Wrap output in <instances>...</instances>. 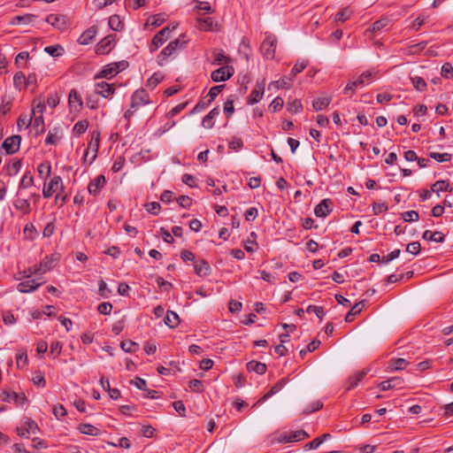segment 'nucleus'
<instances>
[{"label":"nucleus","instance_id":"54","mask_svg":"<svg viewBox=\"0 0 453 453\" xmlns=\"http://www.w3.org/2000/svg\"><path fill=\"white\" fill-rule=\"evenodd\" d=\"M88 127V122L87 120H80L73 127V132L77 135H81L86 132Z\"/></svg>","mask_w":453,"mask_h":453},{"label":"nucleus","instance_id":"47","mask_svg":"<svg viewBox=\"0 0 453 453\" xmlns=\"http://www.w3.org/2000/svg\"><path fill=\"white\" fill-rule=\"evenodd\" d=\"M287 110L289 112L296 114L303 110V104L299 99H294L287 104Z\"/></svg>","mask_w":453,"mask_h":453},{"label":"nucleus","instance_id":"55","mask_svg":"<svg viewBox=\"0 0 453 453\" xmlns=\"http://www.w3.org/2000/svg\"><path fill=\"white\" fill-rule=\"evenodd\" d=\"M188 388L191 391L196 393H202L204 390L203 382L196 379L189 380Z\"/></svg>","mask_w":453,"mask_h":453},{"label":"nucleus","instance_id":"53","mask_svg":"<svg viewBox=\"0 0 453 453\" xmlns=\"http://www.w3.org/2000/svg\"><path fill=\"white\" fill-rule=\"evenodd\" d=\"M402 219L405 222H415L419 219V215L416 211H408L402 213Z\"/></svg>","mask_w":453,"mask_h":453},{"label":"nucleus","instance_id":"45","mask_svg":"<svg viewBox=\"0 0 453 453\" xmlns=\"http://www.w3.org/2000/svg\"><path fill=\"white\" fill-rule=\"evenodd\" d=\"M13 83L16 88L19 89L26 88V76L22 72H18L15 73L13 77Z\"/></svg>","mask_w":453,"mask_h":453},{"label":"nucleus","instance_id":"28","mask_svg":"<svg viewBox=\"0 0 453 453\" xmlns=\"http://www.w3.org/2000/svg\"><path fill=\"white\" fill-rule=\"evenodd\" d=\"M246 367L249 372H254L259 375H262L266 372L265 364L255 360H251L247 363Z\"/></svg>","mask_w":453,"mask_h":453},{"label":"nucleus","instance_id":"3","mask_svg":"<svg viewBox=\"0 0 453 453\" xmlns=\"http://www.w3.org/2000/svg\"><path fill=\"white\" fill-rule=\"evenodd\" d=\"M379 73V71L376 68H372L370 70H367L364 72L362 74H360L356 81H349L347 83L345 88H344V94H349V91H355V89L357 87H364L365 85V82L371 83L377 74Z\"/></svg>","mask_w":453,"mask_h":453},{"label":"nucleus","instance_id":"19","mask_svg":"<svg viewBox=\"0 0 453 453\" xmlns=\"http://www.w3.org/2000/svg\"><path fill=\"white\" fill-rule=\"evenodd\" d=\"M332 201L329 198L322 200L314 209V214L319 218H324L332 211Z\"/></svg>","mask_w":453,"mask_h":453},{"label":"nucleus","instance_id":"9","mask_svg":"<svg viewBox=\"0 0 453 453\" xmlns=\"http://www.w3.org/2000/svg\"><path fill=\"white\" fill-rule=\"evenodd\" d=\"M116 35H109L103 38L96 46V53L97 55L108 54L115 46Z\"/></svg>","mask_w":453,"mask_h":453},{"label":"nucleus","instance_id":"58","mask_svg":"<svg viewBox=\"0 0 453 453\" xmlns=\"http://www.w3.org/2000/svg\"><path fill=\"white\" fill-rule=\"evenodd\" d=\"M16 363L19 368H23L27 364V355L26 351L19 350L17 353Z\"/></svg>","mask_w":453,"mask_h":453},{"label":"nucleus","instance_id":"44","mask_svg":"<svg viewBox=\"0 0 453 453\" xmlns=\"http://www.w3.org/2000/svg\"><path fill=\"white\" fill-rule=\"evenodd\" d=\"M408 362L403 358L391 359L389 362V369L391 371H399L406 367Z\"/></svg>","mask_w":453,"mask_h":453},{"label":"nucleus","instance_id":"46","mask_svg":"<svg viewBox=\"0 0 453 453\" xmlns=\"http://www.w3.org/2000/svg\"><path fill=\"white\" fill-rule=\"evenodd\" d=\"M120 348L128 353H134L139 349V344L136 342H120Z\"/></svg>","mask_w":453,"mask_h":453},{"label":"nucleus","instance_id":"40","mask_svg":"<svg viewBox=\"0 0 453 453\" xmlns=\"http://www.w3.org/2000/svg\"><path fill=\"white\" fill-rule=\"evenodd\" d=\"M34 185V177L31 174L30 172H27L23 177L21 178L19 184V189H26Z\"/></svg>","mask_w":453,"mask_h":453},{"label":"nucleus","instance_id":"34","mask_svg":"<svg viewBox=\"0 0 453 453\" xmlns=\"http://www.w3.org/2000/svg\"><path fill=\"white\" fill-rule=\"evenodd\" d=\"M165 78V75L161 72L154 73L146 82V86L153 89L155 88Z\"/></svg>","mask_w":453,"mask_h":453},{"label":"nucleus","instance_id":"1","mask_svg":"<svg viewBox=\"0 0 453 453\" xmlns=\"http://www.w3.org/2000/svg\"><path fill=\"white\" fill-rule=\"evenodd\" d=\"M187 44V41L185 40V35H182L179 38L172 41L169 44L162 50V51L157 57V63L158 65H165L168 58L176 54L178 50L183 49Z\"/></svg>","mask_w":453,"mask_h":453},{"label":"nucleus","instance_id":"38","mask_svg":"<svg viewBox=\"0 0 453 453\" xmlns=\"http://www.w3.org/2000/svg\"><path fill=\"white\" fill-rule=\"evenodd\" d=\"M165 323L171 328L177 326L180 323V319L177 313L174 311H167L165 318Z\"/></svg>","mask_w":453,"mask_h":453},{"label":"nucleus","instance_id":"51","mask_svg":"<svg viewBox=\"0 0 453 453\" xmlns=\"http://www.w3.org/2000/svg\"><path fill=\"white\" fill-rule=\"evenodd\" d=\"M429 157L437 162H448L452 158V155L449 153H438V152H430Z\"/></svg>","mask_w":453,"mask_h":453},{"label":"nucleus","instance_id":"13","mask_svg":"<svg viewBox=\"0 0 453 453\" xmlns=\"http://www.w3.org/2000/svg\"><path fill=\"white\" fill-rule=\"evenodd\" d=\"M265 91V80L262 81L257 82L255 88L250 92V96L247 97L248 104H255L258 103L264 95Z\"/></svg>","mask_w":453,"mask_h":453},{"label":"nucleus","instance_id":"14","mask_svg":"<svg viewBox=\"0 0 453 453\" xmlns=\"http://www.w3.org/2000/svg\"><path fill=\"white\" fill-rule=\"evenodd\" d=\"M28 273H30L28 271ZM32 274L28 273L26 277L27 280L21 281L18 284L17 289L21 293H31L37 289L42 283L35 280L29 279Z\"/></svg>","mask_w":453,"mask_h":453},{"label":"nucleus","instance_id":"43","mask_svg":"<svg viewBox=\"0 0 453 453\" xmlns=\"http://www.w3.org/2000/svg\"><path fill=\"white\" fill-rule=\"evenodd\" d=\"M432 191L437 193L439 196L440 192L442 191H450L449 183L446 180H438L434 184H433L431 188Z\"/></svg>","mask_w":453,"mask_h":453},{"label":"nucleus","instance_id":"24","mask_svg":"<svg viewBox=\"0 0 453 453\" xmlns=\"http://www.w3.org/2000/svg\"><path fill=\"white\" fill-rule=\"evenodd\" d=\"M13 206L24 215L31 212V205L27 199L17 197L13 201Z\"/></svg>","mask_w":453,"mask_h":453},{"label":"nucleus","instance_id":"39","mask_svg":"<svg viewBox=\"0 0 453 453\" xmlns=\"http://www.w3.org/2000/svg\"><path fill=\"white\" fill-rule=\"evenodd\" d=\"M39 177L43 179L44 177L47 178L51 173V165L49 161H44L41 163L37 167Z\"/></svg>","mask_w":453,"mask_h":453},{"label":"nucleus","instance_id":"10","mask_svg":"<svg viewBox=\"0 0 453 453\" xmlns=\"http://www.w3.org/2000/svg\"><path fill=\"white\" fill-rule=\"evenodd\" d=\"M233 73V67L226 65L214 70L211 74V78L214 82L225 81L230 79Z\"/></svg>","mask_w":453,"mask_h":453},{"label":"nucleus","instance_id":"56","mask_svg":"<svg viewBox=\"0 0 453 453\" xmlns=\"http://www.w3.org/2000/svg\"><path fill=\"white\" fill-rule=\"evenodd\" d=\"M98 293L104 298H108L111 294V290L108 288L106 282L101 280L98 283Z\"/></svg>","mask_w":453,"mask_h":453},{"label":"nucleus","instance_id":"20","mask_svg":"<svg viewBox=\"0 0 453 453\" xmlns=\"http://www.w3.org/2000/svg\"><path fill=\"white\" fill-rule=\"evenodd\" d=\"M97 34V27L92 26L85 30L78 39V42L81 45H88L91 43Z\"/></svg>","mask_w":453,"mask_h":453},{"label":"nucleus","instance_id":"26","mask_svg":"<svg viewBox=\"0 0 453 453\" xmlns=\"http://www.w3.org/2000/svg\"><path fill=\"white\" fill-rule=\"evenodd\" d=\"M212 65H221L223 64H227L230 61V58L225 55L222 50L215 49L212 51Z\"/></svg>","mask_w":453,"mask_h":453},{"label":"nucleus","instance_id":"48","mask_svg":"<svg viewBox=\"0 0 453 453\" xmlns=\"http://www.w3.org/2000/svg\"><path fill=\"white\" fill-rule=\"evenodd\" d=\"M213 25L212 18H205V19H197V27L200 30L208 31L211 30Z\"/></svg>","mask_w":453,"mask_h":453},{"label":"nucleus","instance_id":"60","mask_svg":"<svg viewBox=\"0 0 453 453\" xmlns=\"http://www.w3.org/2000/svg\"><path fill=\"white\" fill-rule=\"evenodd\" d=\"M45 52L52 57H58L63 51V48L60 45H51L44 49Z\"/></svg>","mask_w":453,"mask_h":453},{"label":"nucleus","instance_id":"30","mask_svg":"<svg viewBox=\"0 0 453 453\" xmlns=\"http://www.w3.org/2000/svg\"><path fill=\"white\" fill-rule=\"evenodd\" d=\"M330 96H320L312 102V108L314 111H319L326 109L331 103Z\"/></svg>","mask_w":453,"mask_h":453},{"label":"nucleus","instance_id":"12","mask_svg":"<svg viewBox=\"0 0 453 453\" xmlns=\"http://www.w3.org/2000/svg\"><path fill=\"white\" fill-rule=\"evenodd\" d=\"M20 141L21 137L19 135H12L4 141L2 148L5 150L6 154L12 155L19 150Z\"/></svg>","mask_w":453,"mask_h":453},{"label":"nucleus","instance_id":"49","mask_svg":"<svg viewBox=\"0 0 453 453\" xmlns=\"http://www.w3.org/2000/svg\"><path fill=\"white\" fill-rule=\"evenodd\" d=\"M413 87L418 91L426 89L427 84L422 77L415 76L411 78Z\"/></svg>","mask_w":453,"mask_h":453},{"label":"nucleus","instance_id":"57","mask_svg":"<svg viewBox=\"0 0 453 453\" xmlns=\"http://www.w3.org/2000/svg\"><path fill=\"white\" fill-rule=\"evenodd\" d=\"M284 104V100L280 96L275 97L269 105V110L273 112L280 111Z\"/></svg>","mask_w":453,"mask_h":453},{"label":"nucleus","instance_id":"29","mask_svg":"<svg viewBox=\"0 0 453 453\" xmlns=\"http://www.w3.org/2000/svg\"><path fill=\"white\" fill-rule=\"evenodd\" d=\"M389 23V19L387 17H383L372 23L371 27L365 30V35L369 33H377L380 31L382 28L386 27Z\"/></svg>","mask_w":453,"mask_h":453},{"label":"nucleus","instance_id":"23","mask_svg":"<svg viewBox=\"0 0 453 453\" xmlns=\"http://www.w3.org/2000/svg\"><path fill=\"white\" fill-rule=\"evenodd\" d=\"M36 19L35 14L26 13L24 15H17L12 18L11 25H28L33 23Z\"/></svg>","mask_w":453,"mask_h":453},{"label":"nucleus","instance_id":"42","mask_svg":"<svg viewBox=\"0 0 453 453\" xmlns=\"http://www.w3.org/2000/svg\"><path fill=\"white\" fill-rule=\"evenodd\" d=\"M270 87H274L276 88H290L292 87L291 79L285 77L278 81H272L269 84V88Z\"/></svg>","mask_w":453,"mask_h":453},{"label":"nucleus","instance_id":"37","mask_svg":"<svg viewBox=\"0 0 453 453\" xmlns=\"http://www.w3.org/2000/svg\"><path fill=\"white\" fill-rule=\"evenodd\" d=\"M235 98H236L235 96L231 95V96H229L226 98V102L224 104V109L223 110H224L226 117L227 119H229L233 115V113L234 112V104Z\"/></svg>","mask_w":453,"mask_h":453},{"label":"nucleus","instance_id":"21","mask_svg":"<svg viewBox=\"0 0 453 453\" xmlns=\"http://www.w3.org/2000/svg\"><path fill=\"white\" fill-rule=\"evenodd\" d=\"M194 270L196 274L199 277H205L211 273V268L206 260L200 259L196 261Z\"/></svg>","mask_w":453,"mask_h":453},{"label":"nucleus","instance_id":"61","mask_svg":"<svg viewBox=\"0 0 453 453\" xmlns=\"http://www.w3.org/2000/svg\"><path fill=\"white\" fill-rule=\"evenodd\" d=\"M224 88V85L214 86L210 88L207 96L209 97L208 102L211 104V102L217 97V96L220 93L221 89Z\"/></svg>","mask_w":453,"mask_h":453},{"label":"nucleus","instance_id":"18","mask_svg":"<svg viewBox=\"0 0 453 453\" xmlns=\"http://www.w3.org/2000/svg\"><path fill=\"white\" fill-rule=\"evenodd\" d=\"M68 104L71 110L80 111L83 106L81 96L79 95L76 89L73 88L70 90L68 95Z\"/></svg>","mask_w":453,"mask_h":453},{"label":"nucleus","instance_id":"5","mask_svg":"<svg viewBox=\"0 0 453 453\" xmlns=\"http://www.w3.org/2000/svg\"><path fill=\"white\" fill-rule=\"evenodd\" d=\"M127 65L128 63L127 61L111 63L104 66L103 70L96 75V78L111 79V77L118 74L120 71L126 69Z\"/></svg>","mask_w":453,"mask_h":453},{"label":"nucleus","instance_id":"6","mask_svg":"<svg viewBox=\"0 0 453 453\" xmlns=\"http://www.w3.org/2000/svg\"><path fill=\"white\" fill-rule=\"evenodd\" d=\"M175 29V27H170L169 26L164 27L159 32H157L151 40L150 44V52L156 51L159 47H161L169 38L172 31Z\"/></svg>","mask_w":453,"mask_h":453},{"label":"nucleus","instance_id":"36","mask_svg":"<svg viewBox=\"0 0 453 453\" xmlns=\"http://www.w3.org/2000/svg\"><path fill=\"white\" fill-rule=\"evenodd\" d=\"M32 127L36 134H42L45 131L43 116L32 117Z\"/></svg>","mask_w":453,"mask_h":453},{"label":"nucleus","instance_id":"62","mask_svg":"<svg viewBox=\"0 0 453 453\" xmlns=\"http://www.w3.org/2000/svg\"><path fill=\"white\" fill-rule=\"evenodd\" d=\"M32 381L35 385L39 386V387H45V385H46L45 378H44L43 374L40 372H36L34 373Z\"/></svg>","mask_w":453,"mask_h":453},{"label":"nucleus","instance_id":"50","mask_svg":"<svg viewBox=\"0 0 453 453\" xmlns=\"http://www.w3.org/2000/svg\"><path fill=\"white\" fill-rule=\"evenodd\" d=\"M351 14L352 11L349 7L343 8L336 13L335 20L344 22L350 18Z\"/></svg>","mask_w":453,"mask_h":453},{"label":"nucleus","instance_id":"27","mask_svg":"<svg viewBox=\"0 0 453 453\" xmlns=\"http://www.w3.org/2000/svg\"><path fill=\"white\" fill-rule=\"evenodd\" d=\"M422 238L424 240L434 242H443L445 240V236L441 232H432L430 230H426L422 235Z\"/></svg>","mask_w":453,"mask_h":453},{"label":"nucleus","instance_id":"31","mask_svg":"<svg viewBox=\"0 0 453 453\" xmlns=\"http://www.w3.org/2000/svg\"><path fill=\"white\" fill-rule=\"evenodd\" d=\"M78 430L80 433L91 436H97L100 434L99 428L96 427L91 424H80L78 426Z\"/></svg>","mask_w":453,"mask_h":453},{"label":"nucleus","instance_id":"22","mask_svg":"<svg viewBox=\"0 0 453 453\" xmlns=\"http://www.w3.org/2000/svg\"><path fill=\"white\" fill-rule=\"evenodd\" d=\"M220 109L219 106L213 108L210 112L203 117L202 126L204 128L210 129L214 127V119L219 116Z\"/></svg>","mask_w":453,"mask_h":453},{"label":"nucleus","instance_id":"11","mask_svg":"<svg viewBox=\"0 0 453 453\" xmlns=\"http://www.w3.org/2000/svg\"><path fill=\"white\" fill-rule=\"evenodd\" d=\"M46 22L60 31L65 30L68 27L67 18L62 14H50L46 18Z\"/></svg>","mask_w":453,"mask_h":453},{"label":"nucleus","instance_id":"17","mask_svg":"<svg viewBox=\"0 0 453 453\" xmlns=\"http://www.w3.org/2000/svg\"><path fill=\"white\" fill-rule=\"evenodd\" d=\"M95 92L104 98H110L115 92L113 84H109L106 81H101L96 84Z\"/></svg>","mask_w":453,"mask_h":453},{"label":"nucleus","instance_id":"35","mask_svg":"<svg viewBox=\"0 0 453 453\" xmlns=\"http://www.w3.org/2000/svg\"><path fill=\"white\" fill-rule=\"evenodd\" d=\"M45 110V102L40 97L33 101V116H42Z\"/></svg>","mask_w":453,"mask_h":453},{"label":"nucleus","instance_id":"32","mask_svg":"<svg viewBox=\"0 0 453 453\" xmlns=\"http://www.w3.org/2000/svg\"><path fill=\"white\" fill-rule=\"evenodd\" d=\"M288 382L287 378L280 379L276 384H274L270 390L263 396L261 401H265L269 397L278 393Z\"/></svg>","mask_w":453,"mask_h":453},{"label":"nucleus","instance_id":"63","mask_svg":"<svg viewBox=\"0 0 453 453\" xmlns=\"http://www.w3.org/2000/svg\"><path fill=\"white\" fill-rule=\"evenodd\" d=\"M53 414L58 419H61L67 414V411L62 404L58 403L53 407Z\"/></svg>","mask_w":453,"mask_h":453},{"label":"nucleus","instance_id":"4","mask_svg":"<svg viewBox=\"0 0 453 453\" xmlns=\"http://www.w3.org/2000/svg\"><path fill=\"white\" fill-rule=\"evenodd\" d=\"M59 254L55 253L51 256L45 257L38 265L30 267L28 271L30 274L45 273L52 269L59 261Z\"/></svg>","mask_w":453,"mask_h":453},{"label":"nucleus","instance_id":"15","mask_svg":"<svg viewBox=\"0 0 453 453\" xmlns=\"http://www.w3.org/2000/svg\"><path fill=\"white\" fill-rule=\"evenodd\" d=\"M105 184L106 179L104 175L100 174L90 180L88 186V190L90 195L96 196L100 193L101 189L104 187Z\"/></svg>","mask_w":453,"mask_h":453},{"label":"nucleus","instance_id":"2","mask_svg":"<svg viewBox=\"0 0 453 453\" xmlns=\"http://www.w3.org/2000/svg\"><path fill=\"white\" fill-rule=\"evenodd\" d=\"M149 104H150L149 93L142 88L136 89L131 96L130 108L124 113V118L129 121L139 107Z\"/></svg>","mask_w":453,"mask_h":453},{"label":"nucleus","instance_id":"52","mask_svg":"<svg viewBox=\"0 0 453 453\" xmlns=\"http://www.w3.org/2000/svg\"><path fill=\"white\" fill-rule=\"evenodd\" d=\"M309 434L304 430H298L289 434V442L299 441L308 438Z\"/></svg>","mask_w":453,"mask_h":453},{"label":"nucleus","instance_id":"25","mask_svg":"<svg viewBox=\"0 0 453 453\" xmlns=\"http://www.w3.org/2000/svg\"><path fill=\"white\" fill-rule=\"evenodd\" d=\"M403 379H401L399 377H393L387 380L381 381L379 384V387L381 390L387 391L389 389H393L396 387H399L403 383Z\"/></svg>","mask_w":453,"mask_h":453},{"label":"nucleus","instance_id":"59","mask_svg":"<svg viewBox=\"0 0 453 453\" xmlns=\"http://www.w3.org/2000/svg\"><path fill=\"white\" fill-rule=\"evenodd\" d=\"M308 63L305 60L297 61L295 65L293 66L290 74L292 76H296V74L300 73L304 70V68L307 66Z\"/></svg>","mask_w":453,"mask_h":453},{"label":"nucleus","instance_id":"16","mask_svg":"<svg viewBox=\"0 0 453 453\" xmlns=\"http://www.w3.org/2000/svg\"><path fill=\"white\" fill-rule=\"evenodd\" d=\"M369 372L368 369H363L361 371L356 372L353 375L349 376L345 382V389L346 391H349L355 388L358 383L364 379V377Z\"/></svg>","mask_w":453,"mask_h":453},{"label":"nucleus","instance_id":"41","mask_svg":"<svg viewBox=\"0 0 453 453\" xmlns=\"http://www.w3.org/2000/svg\"><path fill=\"white\" fill-rule=\"evenodd\" d=\"M109 26L114 31H121L124 27V24L119 15H112L109 18Z\"/></svg>","mask_w":453,"mask_h":453},{"label":"nucleus","instance_id":"33","mask_svg":"<svg viewBox=\"0 0 453 453\" xmlns=\"http://www.w3.org/2000/svg\"><path fill=\"white\" fill-rule=\"evenodd\" d=\"M22 161L20 159H13L6 166L7 175L15 176L20 171Z\"/></svg>","mask_w":453,"mask_h":453},{"label":"nucleus","instance_id":"64","mask_svg":"<svg viewBox=\"0 0 453 453\" xmlns=\"http://www.w3.org/2000/svg\"><path fill=\"white\" fill-rule=\"evenodd\" d=\"M323 403L321 401L317 400L311 403L304 411L305 414H310L322 409Z\"/></svg>","mask_w":453,"mask_h":453},{"label":"nucleus","instance_id":"8","mask_svg":"<svg viewBox=\"0 0 453 453\" xmlns=\"http://www.w3.org/2000/svg\"><path fill=\"white\" fill-rule=\"evenodd\" d=\"M277 40L275 36L270 33H265V38L263 41L260 50L266 58H273Z\"/></svg>","mask_w":453,"mask_h":453},{"label":"nucleus","instance_id":"7","mask_svg":"<svg viewBox=\"0 0 453 453\" xmlns=\"http://www.w3.org/2000/svg\"><path fill=\"white\" fill-rule=\"evenodd\" d=\"M59 189H64V184L62 178L58 175H56L51 178L48 183L44 182L42 188V196L44 198H49L52 196L54 193H57Z\"/></svg>","mask_w":453,"mask_h":453}]
</instances>
